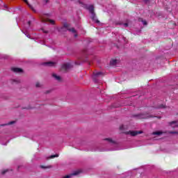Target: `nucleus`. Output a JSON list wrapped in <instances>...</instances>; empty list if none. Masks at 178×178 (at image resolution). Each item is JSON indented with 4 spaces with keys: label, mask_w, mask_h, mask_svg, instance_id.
Here are the masks:
<instances>
[{
    "label": "nucleus",
    "mask_w": 178,
    "mask_h": 178,
    "mask_svg": "<svg viewBox=\"0 0 178 178\" xmlns=\"http://www.w3.org/2000/svg\"><path fill=\"white\" fill-rule=\"evenodd\" d=\"M40 168H41L42 169H48V168H51V166H49V167H45V166H44V165H40Z\"/></svg>",
    "instance_id": "5701e85b"
},
{
    "label": "nucleus",
    "mask_w": 178,
    "mask_h": 178,
    "mask_svg": "<svg viewBox=\"0 0 178 178\" xmlns=\"http://www.w3.org/2000/svg\"><path fill=\"white\" fill-rule=\"evenodd\" d=\"M42 85H41V83H40L39 82L36 83L35 87H37V88H40V87H42Z\"/></svg>",
    "instance_id": "412c9836"
},
{
    "label": "nucleus",
    "mask_w": 178,
    "mask_h": 178,
    "mask_svg": "<svg viewBox=\"0 0 178 178\" xmlns=\"http://www.w3.org/2000/svg\"><path fill=\"white\" fill-rule=\"evenodd\" d=\"M14 123H15V121H10L8 123L4 124H1L0 126H10L11 124H14Z\"/></svg>",
    "instance_id": "ddd939ff"
},
{
    "label": "nucleus",
    "mask_w": 178,
    "mask_h": 178,
    "mask_svg": "<svg viewBox=\"0 0 178 178\" xmlns=\"http://www.w3.org/2000/svg\"><path fill=\"white\" fill-rule=\"evenodd\" d=\"M104 141H107L108 144H116V142L110 138H105Z\"/></svg>",
    "instance_id": "9d476101"
},
{
    "label": "nucleus",
    "mask_w": 178,
    "mask_h": 178,
    "mask_svg": "<svg viewBox=\"0 0 178 178\" xmlns=\"http://www.w3.org/2000/svg\"><path fill=\"white\" fill-rule=\"evenodd\" d=\"M136 116V118H138V119H147V115H145V114H138Z\"/></svg>",
    "instance_id": "9b49d317"
},
{
    "label": "nucleus",
    "mask_w": 178,
    "mask_h": 178,
    "mask_svg": "<svg viewBox=\"0 0 178 178\" xmlns=\"http://www.w3.org/2000/svg\"><path fill=\"white\" fill-rule=\"evenodd\" d=\"M41 20L42 23H51V24H55V21L52 20V19H49V18H44V17H41Z\"/></svg>",
    "instance_id": "0eeeda50"
},
{
    "label": "nucleus",
    "mask_w": 178,
    "mask_h": 178,
    "mask_svg": "<svg viewBox=\"0 0 178 178\" xmlns=\"http://www.w3.org/2000/svg\"><path fill=\"white\" fill-rule=\"evenodd\" d=\"M75 2L79 3L81 6L85 8V9H87L90 13L91 14V19L93 20V22H95L97 24H99V20L97 19V15H95V13L94 12V6L92 5H87L84 4V3L81 2V0H74Z\"/></svg>",
    "instance_id": "f257e3e1"
},
{
    "label": "nucleus",
    "mask_w": 178,
    "mask_h": 178,
    "mask_svg": "<svg viewBox=\"0 0 178 178\" xmlns=\"http://www.w3.org/2000/svg\"><path fill=\"white\" fill-rule=\"evenodd\" d=\"M49 92V91H47V93Z\"/></svg>",
    "instance_id": "58836bf2"
},
{
    "label": "nucleus",
    "mask_w": 178,
    "mask_h": 178,
    "mask_svg": "<svg viewBox=\"0 0 178 178\" xmlns=\"http://www.w3.org/2000/svg\"><path fill=\"white\" fill-rule=\"evenodd\" d=\"M22 33H24V34H25V35H26L28 38H31L30 35L28 34L27 33H26V32H24V31H22Z\"/></svg>",
    "instance_id": "4be33fe9"
},
{
    "label": "nucleus",
    "mask_w": 178,
    "mask_h": 178,
    "mask_svg": "<svg viewBox=\"0 0 178 178\" xmlns=\"http://www.w3.org/2000/svg\"><path fill=\"white\" fill-rule=\"evenodd\" d=\"M120 130H124V125H121V126L120 127Z\"/></svg>",
    "instance_id": "bb28decb"
},
{
    "label": "nucleus",
    "mask_w": 178,
    "mask_h": 178,
    "mask_svg": "<svg viewBox=\"0 0 178 178\" xmlns=\"http://www.w3.org/2000/svg\"><path fill=\"white\" fill-rule=\"evenodd\" d=\"M177 122L176 121H172L171 122H170V126H172V124H176Z\"/></svg>",
    "instance_id": "a878e982"
},
{
    "label": "nucleus",
    "mask_w": 178,
    "mask_h": 178,
    "mask_svg": "<svg viewBox=\"0 0 178 178\" xmlns=\"http://www.w3.org/2000/svg\"><path fill=\"white\" fill-rule=\"evenodd\" d=\"M170 134H178V131H170Z\"/></svg>",
    "instance_id": "b1692460"
},
{
    "label": "nucleus",
    "mask_w": 178,
    "mask_h": 178,
    "mask_svg": "<svg viewBox=\"0 0 178 178\" xmlns=\"http://www.w3.org/2000/svg\"><path fill=\"white\" fill-rule=\"evenodd\" d=\"M44 66H49V67H54L56 66V62L49 61L43 63Z\"/></svg>",
    "instance_id": "423d86ee"
},
{
    "label": "nucleus",
    "mask_w": 178,
    "mask_h": 178,
    "mask_svg": "<svg viewBox=\"0 0 178 178\" xmlns=\"http://www.w3.org/2000/svg\"><path fill=\"white\" fill-rule=\"evenodd\" d=\"M28 24H29V26H30V24H31V21H29Z\"/></svg>",
    "instance_id": "473e14b6"
},
{
    "label": "nucleus",
    "mask_w": 178,
    "mask_h": 178,
    "mask_svg": "<svg viewBox=\"0 0 178 178\" xmlns=\"http://www.w3.org/2000/svg\"><path fill=\"white\" fill-rule=\"evenodd\" d=\"M64 27H65V28L67 27V24H65Z\"/></svg>",
    "instance_id": "f704fd0d"
},
{
    "label": "nucleus",
    "mask_w": 178,
    "mask_h": 178,
    "mask_svg": "<svg viewBox=\"0 0 178 178\" xmlns=\"http://www.w3.org/2000/svg\"><path fill=\"white\" fill-rule=\"evenodd\" d=\"M79 175H80V171H75L70 175L63 177L62 178H72L73 176H77Z\"/></svg>",
    "instance_id": "39448f33"
},
{
    "label": "nucleus",
    "mask_w": 178,
    "mask_h": 178,
    "mask_svg": "<svg viewBox=\"0 0 178 178\" xmlns=\"http://www.w3.org/2000/svg\"><path fill=\"white\" fill-rule=\"evenodd\" d=\"M8 170H3L2 172H1V175H5V173H6V172H8Z\"/></svg>",
    "instance_id": "cd10ccee"
},
{
    "label": "nucleus",
    "mask_w": 178,
    "mask_h": 178,
    "mask_svg": "<svg viewBox=\"0 0 178 178\" xmlns=\"http://www.w3.org/2000/svg\"><path fill=\"white\" fill-rule=\"evenodd\" d=\"M102 76H104V72H94L92 75L93 81H95V83H98V79H99V77H102Z\"/></svg>",
    "instance_id": "f03ea898"
},
{
    "label": "nucleus",
    "mask_w": 178,
    "mask_h": 178,
    "mask_svg": "<svg viewBox=\"0 0 178 178\" xmlns=\"http://www.w3.org/2000/svg\"><path fill=\"white\" fill-rule=\"evenodd\" d=\"M4 10H9V8H8V6L4 5Z\"/></svg>",
    "instance_id": "393cba45"
},
{
    "label": "nucleus",
    "mask_w": 178,
    "mask_h": 178,
    "mask_svg": "<svg viewBox=\"0 0 178 178\" xmlns=\"http://www.w3.org/2000/svg\"><path fill=\"white\" fill-rule=\"evenodd\" d=\"M42 31H43V33H44L45 34H47V33H48V31H45V30H44V29H42Z\"/></svg>",
    "instance_id": "2f4dec72"
},
{
    "label": "nucleus",
    "mask_w": 178,
    "mask_h": 178,
    "mask_svg": "<svg viewBox=\"0 0 178 178\" xmlns=\"http://www.w3.org/2000/svg\"><path fill=\"white\" fill-rule=\"evenodd\" d=\"M0 3H2V0H0Z\"/></svg>",
    "instance_id": "e433bc0d"
},
{
    "label": "nucleus",
    "mask_w": 178,
    "mask_h": 178,
    "mask_svg": "<svg viewBox=\"0 0 178 178\" xmlns=\"http://www.w3.org/2000/svg\"><path fill=\"white\" fill-rule=\"evenodd\" d=\"M44 3H48L49 2V0H44Z\"/></svg>",
    "instance_id": "7c9ffc66"
},
{
    "label": "nucleus",
    "mask_w": 178,
    "mask_h": 178,
    "mask_svg": "<svg viewBox=\"0 0 178 178\" xmlns=\"http://www.w3.org/2000/svg\"><path fill=\"white\" fill-rule=\"evenodd\" d=\"M116 63H118V60H111L110 61V65H111L112 66H115Z\"/></svg>",
    "instance_id": "f8f14e48"
},
{
    "label": "nucleus",
    "mask_w": 178,
    "mask_h": 178,
    "mask_svg": "<svg viewBox=\"0 0 178 178\" xmlns=\"http://www.w3.org/2000/svg\"><path fill=\"white\" fill-rule=\"evenodd\" d=\"M24 1L25 3H27V5L29 6V8H31L32 9V10H34L33 7L30 4H29L28 0H24Z\"/></svg>",
    "instance_id": "aec40b11"
},
{
    "label": "nucleus",
    "mask_w": 178,
    "mask_h": 178,
    "mask_svg": "<svg viewBox=\"0 0 178 178\" xmlns=\"http://www.w3.org/2000/svg\"><path fill=\"white\" fill-rule=\"evenodd\" d=\"M52 77L55 79L57 81H62V78L60 76H58L56 74H53Z\"/></svg>",
    "instance_id": "1a4fd4ad"
},
{
    "label": "nucleus",
    "mask_w": 178,
    "mask_h": 178,
    "mask_svg": "<svg viewBox=\"0 0 178 178\" xmlns=\"http://www.w3.org/2000/svg\"><path fill=\"white\" fill-rule=\"evenodd\" d=\"M175 127H178V124H176V125H175Z\"/></svg>",
    "instance_id": "4c0bfd02"
},
{
    "label": "nucleus",
    "mask_w": 178,
    "mask_h": 178,
    "mask_svg": "<svg viewBox=\"0 0 178 178\" xmlns=\"http://www.w3.org/2000/svg\"><path fill=\"white\" fill-rule=\"evenodd\" d=\"M138 20H139V22H142V23H143V24L144 26H147V21L143 20V18H139Z\"/></svg>",
    "instance_id": "dca6fc26"
},
{
    "label": "nucleus",
    "mask_w": 178,
    "mask_h": 178,
    "mask_svg": "<svg viewBox=\"0 0 178 178\" xmlns=\"http://www.w3.org/2000/svg\"><path fill=\"white\" fill-rule=\"evenodd\" d=\"M74 36L75 38H76V37H77V33H75V34L74 35Z\"/></svg>",
    "instance_id": "c9c22d12"
},
{
    "label": "nucleus",
    "mask_w": 178,
    "mask_h": 178,
    "mask_svg": "<svg viewBox=\"0 0 178 178\" xmlns=\"http://www.w3.org/2000/svg\"><path fill=\"white\" fill-rule=\"evenodd\" d=\"M163 108H165V106L163 104H161L157 107H152V109H162Z\"/></svg>",
    "instance_id": "4468645a"
},
{
    "label": "nucleus",
    "mask_w": 178,
    "mask_h": 178,
    "mask_svg": "<svg viewBox=\"0 0 178 178\" xmlns=\"http://www.w3.org/2000/svg\"><path fill=\"white\" fill-rule=\"evenodd\" d=\"M11 70L14 72V73H22L23 72V70L17 67H13L11 68Z\"/></svg>",
    "instance_id": "6e6552de"
},
{
    "label": "nucleus",
    "mask_w": 178,
    "mask_h": 178,
    "mask_svg": "<svg viewBox=\"0 0 178 178\" xmlns=\"http://www.w3.org/2000/svg\"><path fill=\"white\" fill-rule=\"evenodd\" d=\"M124 27H129V24L124 23L123 24Z\"/></svg>",
    "instance_id": "c85d7f7f"
},
{
    "label": "nucleus",
    "mask_w": 178,
    "mask_h": 178,
    "mask_svg": "<svg viewBox=\"0 0 178 178\" xmlns=\"http://www.w3.org/2000/svg\"><path fill=\"white\" fill-rule=\"evenodd\" d=\"M124 134H130L133 137L137 136L138 134H143L142 131H123Z\"/></svg>",
    "instance_id": "7ed1b4c3"
},
{
    "label": "nucleus",
    "mask_w": 178,
    "mask_h": 178,
    "mask_svg": "<svg viewBox=\"0 0 178 178\" xmlns=\"http://www.w3.org/2000/svg\"><path fill=\"white\" fill-rule=\"evenodd\" d=\"M58 156L59 154L51 155V156L49 157V159H54V158H58Z\"/></svg>",
    "instance_id": "f3484780"
},
{
    "label": "nucleus",
    "mask_w": 178,
    "mask_h": 178,
    "mask_svg": "<svg viewBox=\"0 0 178 178\" xmlns=\"http://www.w3.org/2000/svg\"><path fill=\"white\" fill-rule=\"evenodd\" d=\"M145 3H148L149 2V0H143Z\"/></svg>",
    "instance_id": "c756f323"
},
{
    "label": "nucleus",
    "mask_w": 178,
    "mask_h": 178,
    "mask_svg": "<svg viewBox=\"0 0 178 178\" xmlns=\"http://www.w3.org/2000/svg\"><path fill=\"white\" fill-rule=\"evenodd\" d=\"M161 134H162V132H161V131H155V132H153V135H154V136H161Z\"/></svg>",
    "instance_id": "6ab92c4d"
},
{
    "label": "nucleus",
    "mask_w": 178,
    "mask_h": 178,
    "mask_svg": "<svg viewBox=\"0 0 178 178\" xmlns=\"http://www.w3.org/2000/svg\"><path fill=\"white\" fill-rule=\"evenodd\" d=\"M156 118H157V119H161V116H156Z\"/></svg>",
    "instance_id": "72a5a7b5"
},
{
    "label": "nucleus",
    "mask_w": 178,
    "mask_h": 178,
    "mask_svg": "<svg viewBox=\"0 0 178 178\" xmlns=\"http://www.w3.org/2000/svg\"><path fill=\"white\" fill-rule=\"evenodd\" d=\"M73 66L69 63H65L62 65L61 70H63L64 72H67L72 69Z\"/></svg>",
    "instance_id": "20e7f679"
},
{
    "label": "nucleus",
    "mask_w": 178,
    "mask_h": 178,
    "mask_svg": "<svg viewBox=\"0 0 178 178\" xmlns=\"http://www.w3.org/2000/svg\"><path fill=\"white\" fill-rule=\"evenodd\" d=\"M67 30L71 33H76V29H74V28L67 29Z\"/></svg>",
    "instance_id": "a211bd4d"
},
{
    "label": "nucleus",
    "mask_w": 178,
    "mask_h": 178,
    "mask_svg": "<svg viewBox=\"0 0 178 178\" xmlns=\"http://www.w3.org/2000/svg\"><path fill=\"white\" fill-rule=\"evenodd\" d=\"M12 83H13V84H19V83H20V79H13L12 80Z\"/></svg>",
    "instance_id": "2eb2a0df"
}]
</instances>
